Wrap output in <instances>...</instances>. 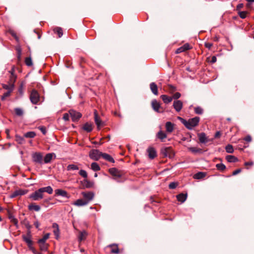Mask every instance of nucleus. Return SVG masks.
<instances>
[{
  "label": "nucleus",
  "mask_w": 254,
  "mask_h": 254,
  "mask_svg": "<svg viewBox=\"0 0 254 254\" xmlns=\"http://www.w3.org/2000/svg\"><path fill=\"white\" fill-rule=\"evenodd\" d=\"M178 119L188 129L190 130L197 126L200 121V118L198 117L190 119L188 121L180 117H178Z\"/></svg>",
  "instance_id": "obj_1"
},
{
  "label": "nucleus",
  "mask_w": 254,
  "mask_h": 254,
  "mask_svg": "<svg viewBox=\"0 0 254 254\" xmlns=\"http://www.w3.org/2000/svg\"><path fill=\"white\" fill-rule=\"evenodd\" d=\"M30 100L33 104H37L40 100L39 93L35 89H33L30 95Z\"/></svg>",
  "instance_id": "obj_2"
},
{
  "label": "nucleus",
  "mask_w": 254,
  "mask_h": 254,
  "mask_svg": "<svg viewBox=\"0 0 254 254\" xmlns=\"http://www.w3.org/2000/svg\"><path fill=\"white\" fill-rule=\"evenodd\" d=\"M102 152L97 149H92L89 153V157L95 161H98L101 158Z\"/></svg>",
  "instance_id": "obj_3"
},
{
  "label": "nucleus",
  "mask_w": 254,
  "mask_h": 254,
  "mask_svg": "<svg viewBox=\"0 0 254 254\" xmlns=\"http://www.w3.org/2000/svg\"><path fill=\"white\" fill-rule=\"evenodd\" d=\"M29 198L35 201H37L42 199L43 198V193L42 192L41 189L40 188L37 190L31 193Z\"/></svg>",
  "instance_id": "obj_4"
},
{
  "label": "nucleus",
  "mask_w": 254,
  "mask_h": 254,
  "mask_svg": "<svg viewBox=\"0 0 254 254\" xmlns=\"http://www.w3.org/2000/svg\"><path fill=\"white\" fill-rule=\"evenodd\" d=\"M32 158L33 161L35 163L40 164L43 163V157L42 153L41 152H35L33 153L32 154Z\"/></svg>",
  "instance_id": "obj_5"
},
{
  "label": "nucleus",
  "mask_w": 254,
  "mask_h": 254,
  "mask_svg": "<svg viewBox=\"0 0 254 254\" xmlns=\"http://www.w3.org/2000/svg\"><path fill=\"white\" fill-rule=\"evenodd\" d=\"M161 153L165 157L173 158L174 155V151L171 147H167L161 150Z\"/></svg>",
  "instance_id": "obj_6"
},
{
  "label": "nucleus",
  "mask_w": 254,
  "mask_h": 254,
  "mask_svg": "<svg viewBox=\"0 0 254 254\" xmlns=\"http://www.w3.org/2000/svg\"><path fill=\"white\" fill-rule=\"evenodd\" d=\"M109 172L114 177L115 180L120 179L123 175V173L115 168H110L109 170Z\"/></svg>",
  "instance_id": "obj_7"
},
{
  "label": "nucleus",
  "mask_w": 254,
  "mask_h": 254,
  "mask_svg": "<svg viewBox=\"0 0 254 254\" xmlns=\"http://www.w3.org/2000/svg\"><path fill=\"white\" fill-rule=\"evenodd\" d=\"M69 114L73 122L77 121L82 116L80 113L73 110H69Z\"/></svg>",
  "instance_id": "obj_8"
},
{
  "label": "nucleus",
  "mask_w": 254,
  "mask_h": 254,
  "mask_svg": "<svg viewBox=\"0 0 254 254\" xmlns=\"http://www.w3.org/2000/svg\"><path fill=\"white\" fill-rule=\"evenodd\" d=\"M82 195L84 198V200L87 202V204L91 201L94 196V193L92 191L82 192Z\"/></svg>",
  "instance_id": "obj_9"
},
{
  "label": "nucleus",
  "mask_w": 254,
  "mask_h": 254,
  "mask_svg": "<svg viewBox=\"0 0 254 254\" xmlns=\"http://www.w3.org/2000/svg\"><path fill=\"white\" fill-rule=\"evenodd\" d=\"M22 238L24 241H25L27 244L29 249H31L32 251L34 250L32 247L33 242L31 240V236L30 233H29L27 235H23Z\"/></svg>",
  "instance_id": "obj_10"
},
{
  "label": "nucleus",
  "mask_w": 254,
  "mask_h": 254,
  "mask_svg": "<svg viewBox=\"0 0 254 254\" xmlns=\"http://www.w3.org/2000/svg\"><path fill=\"white\" fill-rule=\"evenodd\" d=\"M107 248L110 249L111 254H118L121 253L117 244L109 245L107 247Z\"/></svg>",
  "instance_id": "obj_11"
},
{
  "label": "nucleus",
  "mask_w": 254,
  "mask_h": 254,
  "mask_svg": "<svg viewBox=\"0 0 254 254\" xmlns=\"http://www.w3.org/2000/svg\"><path fill=\"white\" fill-rule=\"evenodd\" d=\"M191 49L192 47L189 43H186L181 47L177 49L176 51V53L179 54L187 51L188 50H190Z\"/></svg>",
  "instance_id": "obj_12"
},
{
  "label": "nucleus",
  "mask_w": 254,
  "mask_h": 254,
  "mask_svg": "<svg viewBox=\"0 0 254 254\" xmlns=\"http://www.w3.org/2000/svg\"><path fill=\"white\" fill-rule=\"evenodd\" d=\"M94 114L95 124L97 125L98 128L100 129L101 127L104 126V123L98 116L97 111H95Z\"/></svg>",
  "instance_id": "obj_13"
},
{
  "label": "nucleus",
  "mask_w": 254,
  "mask_h": 254,
  "mask_svg": "<svg viewBox=\"0 0 254 254\" xmlns=\"http://www.w3.org/2000/svg\"><path fill=\"white\" fill-rule=\"evenodd\" d=\"M81 183L84 188H92L94 186V183L93 181H89L87 178L84 179Z\"/></svg>",
  "instance_id": "obj_14"
},
{
  "label": "nucleus",
  "mask_w": 254,
  "mask_h": 254,
  "mask_svg": "<svg viewBox=\"0 0 254 254\" xmlns=\"http://www.w3.org/2000/svg\"><path fill=\"white\" fill-rule=\"evenodd\" d=\"M173 106L175 110L177 112H179L183 108V104L181 100H175L174 101Z\"/></svg>",
  "instance_id": "obj_15"
},
{
  "label": "nucleus",
  "mask_w": 254,
  "mask_h": 254,
  "mask_svg": "<svg viewBox=\"0 0 254 254\" xmlns=\"http://www.w3.org/2000/svg\"><path fill=\"white\" fill-rule=\"evenodd\" d=\"M87 236L88 233L86 231H79L77 236L78 242L80 243L82 241H84L86 240Z\"/></svg>",
  "instance_id": "obj_16"
},
{
  "label": "nucleus",
  "mask_w": 254,
  "mask_h": 254,
  "mask_svg": "<svg viewBox=\"0 0 254 254\" xmlns=\"http://www.w3.org/2000/svg\"><path fill=\"white\" fill-rule=\"evenodd\" d=\"M200 143H206L209 141L206 136V134L204 132H201L197 134Z\"/></svg>",
  "instance_id": "obj_17"
},
{
  "label": "nucleus",
  "mask_w": 254,
  "mask_h": 254,
  "mask_svg": "<svg viewBox=\"0 0 254 254\" xmlns=\"http://www.w3.org/2000/svg\"><path fill=\"white\" fill-rule=\"evenodd\" d=\"M25 193V191L22 190H18L14 191L11 195V198H14L19 195H22Z\"/></svg>",
  "instance_id": "obj_18"
},
{
  "label": "nucleus",
  "mask_w": 254,
  "mask_h": 254,
  "mask_svg": "<svg viewBox=\"0 0 254 254\" xmlns=\"http://www.w3.org/2000/svg\"><path fill=\"white\" fill-rule=\"evenodd\" d=\"M176 197H177V199L178 201H179L182 203H183L187 199V194L183 193H180V194H178L176 196Z\"/></svg>",
  "instance_id": "obj_19"
},
{
  "label": "nucleus",
  "mask_w": 254,
  "mask_h": 254,
  "mask_svg": "<svg viewBox=\"0 0 254 254\" xmlns=\"http://www.w3.org/2000/svg\"><path fill=\"white\" fill-rule=\"evenodd\" d=\"M167 132L171 133L174 129V125L170 122H167L165 125Z\"/></svg>",
  "instance_id": "obj_20"
},
{
  "label": "nucleus",
  "mask_w": 254,
  "mask_h": 254,
  "mask_svg": "<svg viewBox=\"0 0 254 254\" xmlns=\"http://www.w3.org/2000/svg\"><path fill=\"white\" fill-rule=\"evenodd\" d=\"M156 136L161 141L163 142L164 139L167 137V134L165 132L160 130L156 134Z\"/></svg>",
  "instance_id": "obj_21"
},
{
  "label": "nucleus",
  "mask_w": 254,
  "mask_h": 254,
  "mask_svg": "<svg viewBox=\"0 0 254 254\" xmlns=\"http://www.w3.org/2000/svg\"><path fill=\"white\" fill-rule=\"evenodd\" d=\"M73 204L78 206H81L87 204V202L85 201L84 199H78L73 203Z\"/></svg>",
  "instance_id": "obj_22"
},
{
  "label": "nucleus",
  "mask_w": 254,
  "mask_h": 254,
  "mask_svg": "<svg viewBox=\"0 0 254 254\" xmlns=\"http://www.w3.org/2000/svg\"><path fill=\"white\" fill-rule=\"evenodd\" d=\"M150 88L152 92L156 95L158 94V87L157 85L154 82H151L150 84Z\"/></svg>",
  "instance_id": "obj_23"
},
{
  "label": "nucleus",
  "mask_w": 254,
  "mask_h": 254,
  "mask_svg": "<svg viewBox=\"0 0 254 254\" xmlns=\"http://www.w3.org/2000/svg\"><path fill=\"white\" fill-rule=\"evenodd\" d=\"M10 73V80L11 82L14 83L16 79V75L15 74V67L13 66L9 71Z\"/></svg>",
  "instance_id": "obj_24"
},
{
  "label": "nucleus",
  "mask_w": 254,
  "mask_h": 254,
  "mask_svg": "<svg viewBox=\"0 0 254 254\" xmlns=\"http://www.w3.org/2000/svg\"><path fill=\"white\" fill-rule=\"evenodd\" d=\"M160 98L165 104L170 103L173 100V98L172 97H169L166 95H161Z\"/></svg>",
  "instance_id": "obj_25"
},
{
  "label": "nucleus",
  "mask_w": 254,
  "mask_h": 254,
  "mask_svg": "<svg viewBox=\"0 0 254 254\" xmlns=\"http://www.w3.org/2000/svg\"><path fill=\"white\" fill-rule=\"evenodd\" d=\"M53 227L56 228L53 232L54 235H55V238L56 239H58L60 236V230L59 229L58 225L56 223H54L53 224Z\"/></svg>",
  "instance_id": "obj_26"
},
{
  "label": "nucleus",
  "mask_w": 254,
  "mask_h": 254,
  "mask_svg": "<svg viewBox=\"0 0 254 254\" xmlns=\"http://www.w3.org/2000/svg\"><path fill=\"white\" fill-rule=\"evenodd\" d=\"M151 105L154 110L156 112H159L160 105L156 100H154L152 101Z\"/></svg>",
  "instance_id": "obj_27"
},
{
  "label": "nucleus",
  "mask_w": 254,
  "mask_h": 254,
  "mask_svg": "<svg viewBox=\"0 0 254 254\" xmlns=\"http://www.w3.org/2000/svg\"><path fill=\"white\" fill-rule=\"evenodd\" d=\"M101 157L110 162L114 163L115 162L113 158L108 154L102 153Z\"/></svg>",
  "instance_id": "obj_28"
},
{
  "label": "nucleus",
  "mask_w": 254,
  "mask_h": 254,
  "mask_svg": "<svg viewBox=\"0 0 254 254\" xmlns=\"http://www.w3.org/2000/svg\"><path fill=\"white\" fill-rule=\"evenodd\" d=\"M147 151L150 158L153 159L156 156V152L153 148H149Z\"/></svg>",
  "instance_id": "obj_29"
},
{
  "label": "nucleus",
  "mask_w": 254,
  "mask_h": 254,
  "mask_svg": "<svg viewBox=\"0 0 254 254\" xmlns=\"http://www.w3.org/2000/svg\"><path fill=\"white\" fill-rule=\"evenodd\" d=\"M53 155H55L54 153L47 154L44 158V163H49L51 162V160L53 159Z\"/></svg>",
  "instance_id": "obj_30"
},
{
  "label": "nucleus",
  "mask_w": 254,
  "mask_h": 254,
  "mask_svg": "<svg viewBox=\"0 0 254 254\" xmlns=\"http://www.w3.org/2000/svg\"><path fill=\"white\" fill-rule=\"evenodd\" d=\"M83 129L88 132L91 131L93 129L92 125L90 123H86L83 126Z\"/></svg>",
  "instance_id": "obj_31"
},
{
  "label": "nucleus",
  "mask_w": 254,
  "mask_h": 254,
  "mask_svg": "<svg viewBox=\"0 0 254 254\" xmlns=\"http://www.w3.org/2000/svg\"><path fill=\"white\" fill-rule=\"evenodd\" d=\"M28 209L30 210H34L35 211H39L41 208L38 205H36L35 203H32L28 205Z\"/></svg>",
  "instance_id": "obj_32"
},
{
  "label": "nucleus",
  "mask_w": 254,
  "mask_h": 254,
  "mask_svg": "<svg viewBox=\"0 0 254 254\" xmlns=\"http://www.w3.org/2000/svg\"><path fill=\"white\" fill-rule=\"evenodd\" d=\"M40 189H41V190H42L43 193H44V192H46L48 193L51 194L53 192V190L52 188V187H50V186H48V187H43V188H41Z\"/></svg>",
  "instance_id": "obj_33"
},
{
  "label": "nucleus",
  "mask_w": 254,
  "mask_h": 254,
  "mask_svg": "<svg viewBox=\"0 0 254 254\" xmlns=\"http://www.w3.org/2000/svg\"><path fill=\"white\" fill-rule=\"evenodd\" d=\"M226 159L228 162H236L238 161V159L237 157L233 155H227L226 157Z\"/></svg>",
  "instance_id": "obj_34"
},
{
  "label": "nucleus",
  "mask_w": 254,
  "mask_h": 254,
  "mask_svg": "<svg viewBox=\"0 0 254 254\" xmlns=\"http://www.w3.org/2000/svg\"><path fill=\"white\" fill-rule=\"evenodd\" d=\"M40 249L42 251H47L48 249L49 245L46 243H38Z\"/></svg>",
  "instance_id": "obj_35"
},
{
  "label": "nucleus",
  "mask_w": 254,
  "mask_h": 254,
  "mask_svg": "<svg viewBox=\"0 0 254 254\" xmlns=\"http://www.w3.org/2000/svg\"><path fill=\"white\" fill-rule=\"evenodd\" d=\"M56 193L57 195H61L62 196L64 197H67V192L65 190H61V189H58L56 190Z\"/></svg>",
  "instance_id": "obj_36"
},
{
  "label": "nucleus",
  "mask_w": 254,
  "mask_h": 254,
  "mask_svg": "<svg viewBox=\"0 0 254 254\" xmlns=\"http://www.w3.org/2000/svg\"><path fill=\"white\" fill-rule=\"evenodd\" d=\"M54 32L58 35L59 38H61L63 36V30L61 27L55 28L54 29Z\"/></svg>",
  "instance_id": "obj_37"
},
{
  "label": "nucleus",
  "mask_w": 254,
  "mask_h": 254,
  "mask_svg": "<svg viewBox=\"0 0 254 254\" xmlns=\"http://www.w3.org/2000/svg\"><path fill=\"white\" fill-rule=\"evenodd\" d=\"M91 169L94 171H98L101 169L99 165L96 162L91 163Z\"/></svg>",
  "instance_id": "obj_38"
},
{
  "label": "nucleus",
  "mask_w": 254,
  "mask_h": 254,
  "mask_svg": "<svg viewBox=\"0 0 254 254\" xmlns=\"http://www.w3.org/2000/svg\"><path fill=\"white\" fill-rule=\"evenodd\" d=\"M15 140L18 144H22L25 142V139L24 137L18 135H15Z\"/></svg>",
  "instance_id": "obj_39"
},
{
  "label": "nucleus",
  "mask_w": 254,
  "mask_h": 254,
  "mask_svg": "<svg viewBox=\"0 0 254 254\" xmlns=\"http://www.w3.org/2000/svg\"><path fill=\"white\" fill-rule=\"evenodd\" d=\"M205 173L203 172H198L194 175L193 178L195 179H201L205 176Z\"/></svg>",
  "instance_id": "obj_40"
},
{
  "label": "nucleus",
  "mask_w": 254,
  "mask_h": 254,
  "mask_svg": "<svg viewBox=\"0 0 254 254\" xmlns=\"http://www.w3.org/2000/svg\"><path fill=\"white\" fill-rule=\"evenodd\" d=\"M78 169V167L75 164H69L67 166V171L77 170Z\"/></svg>",
  "instance_id": "obj_41"
},
{
  "label": "nucleus",
  "mask_w": 254,
  "mask_h": 254,
  "mask_svg": "<svg viewBox=\"0 0 254 254\" xmlns=\"http://www.w3.org/2000/svg\"><path fill=\"white\" fill-rule=\"evenodd\" d=\"M194 111L196 114L201 115L203 114V110L201 107L197 106L194 108Z\"/></svg>",
  "instance_id": "obj_42"
},
{
  "label": "nucleus",
  "mask_w": 254,
  "mask_h": 254,
  "mask_svg": "<svg viewBox=\"0 0 254 254\" xmlns=\"http://www.w3.org/2000/svg\"><path fill=\"white\" fill-rule=\"evenodd\" d=\"M36 133L34 131H29L24 134V137L26 138H34L36 136Z\"/></svg>",
  "instance_id": "obj_43"
},
{
  "label": "nucleus",
  "mask_w": 254,
  "mask_h": 254,
  "mask_svg": "<svg viewBox=\"0 0 254 254\" xmlns=\"http://www.w3.org/2000/svg\"><path fill=\"white\" fill-rule=\"evenodd\" d=\"M50 234L49 233L46 234L42 238L38 240V243H46V241L49 238Z\"/></svg>",
  "instance_id": "obj_44"
},
{
  "label": "nucleus",
  "mask_w": 254,
  "mask_h": 254,
  "mask_svg": "<svg viewBox=\"0 0 254 254\" xmlns=\"http://www.w3.org/2000/svg\"><path fill=\"white\" fill-rule=\"evenodd\" d=\"M12 92V88L10 87L9 91H7L4 93L1 97L2 100H4L6 97H9L10 95L11 92Z\"/></svg>",
  "instance_id": "obj_45"
},
{
  "label": "nucleus",
  "mask_w": 254,
  "mask_h": 254,
  "mask_svg": "<svg viewBox=\"0 0 254 254\" xmlns=\"http://www.w3.org/2000/svg\"><path fill=\"white\" fill-rule=\"evenodd\" d=\"M25 63L28 66H31L33 65V62L31 57H27L25 59Z\"/></svg>",
  "instance_id": "obj_46"
},
{
  "label": "nucleus",
  "mask_w": 254,
  "mask_h": 254,
  "mask_svg": "<svg viewBox=\"0 0 254 254\" xmlns=\"http://www.w3.org/2000/svg\"><path fill=\"white\" fill-rule=\"evenodd\" d=\"M79 175L82 177L84 178V179H87L88 177V174L87 172L84 170H80L79 171Z\"/></svg>",
  "instance_id": "obj_47"
},
{
  "label": "nucleus",
  "mask_w": 254,
  "mask_h": 254,
  "mask_svg": "<svg viewBox=\"0 0 254 254\" xmlns=\"http://www.w3.org/2000/svg\"><path fill=\"white\" fill-rule=\"evenodd\" d=\"M216 167L217 168V170L221 171H223L226 169L225 165L222 163L217 164L216 165Z\"/></svg>",
  "instance_id": "obj_48"
},
{
  "label": "nucleus",
  "mask_w": 254,
  "mask_h": 254,
  "mask_svg": "<svg viewBox=\"0 0 254 254\" xmlns=\"http://www.w3.org/2000/svg\"><path fill=\"white\" fill-rule=\"evenodd\" d=\"M226 151L229 153H232L234 152L233 147L231 144L227 145L225 147Z\"/></svg>",
  "instance_id": "obj_49"
},
{
  "label": "nucleus",
  "mask_w": 254,
  "mask_h": 254,
  "mask_svg": "<svg viewBox=\"0 0 254 254\" xmlns=\"http://www.w3.org/2000/svg\"><path fill=\"white\" fill-rule=\"evenodd\" d=\"M249 13L247 11H239L238 12L240 17L242 18H245Z\"/></svg>",
  "instance_id": "obj_50"
},
{
  "label": "nucleus",
  "mask_w": 254,
  "mask_h": 254,
  "mask_svg": "<svg viewBox=\"0 0 254 254\" xmlns=\"http://www.w3.org/2000/svg\"><path fill=\"white\" fill-rule=\"evenodd\" d=\"M168 91L170 93L172 94L177 90V88L175 86L169 84L168 85Z\"/></svg>",
  "instance_id": "obj_51"
},
{
  "label": "nucleus",
  "mask_w": 254,
  "mask_h": 254,
  "mask_svg": "<svg viewBox=\"0 0 254 254\" xmlns=\"http://www.w3.org/2000/svg\"><path fill=\"white\" fill-rule=\"evenodd\" d=\"M14 111H15L16 115L18 116H21L23 114V111L20 108H15L14 109Z\"/></svg>",
  "instance_id": "obj_52"
},
{
  "label": "nucleus",
  "mask_w": 254,
  "mask_h": 254,
  "mask_svg": "<svg viewBox=\"0 0 254 254\" xmlns=\"http://www.w3.org/2000/svg\"><path fill=\"white\" fill-rule=\"evenodd\" d=\"M17 52V59L19 61L21 60V49L20 47H17L16 49Z\"/></svg>",
  "instance_id": "obj_53"
},
{
  "label": "nucleus",
  "mask_w": 254,
  "mask_h": 254,
  "mask_svg": "<svg viewBox=\"0 0 254 254\" xmlns=\"http://www.w3.org/2000/svg\"><path fill=\"white\" fill-rule=\"evenodd\" d=\"M178 185V184L176 182H172L169 185V188L170 189H175Z\"/></svg>",
  "instance_id": "obj_54"
},
{
  "label": "nucleus",
  "mask_w": 254,
  "mask_h": 254,
  "mask_svg": "<svg viewBox=\"0 0 254 254\" xmlns=\"http://www.w3.org/2000/svg\"><path fill=\"white\" fill-rule=\"evenodd\" d=\"M14 83L12 82V84L10 85H3V87L7 90L8 91H9L10 87L12 88V91L13 90V87H14Z\"/></svg>",
  "instance_id": "obj_55"
},
{
  "label": "nucleus",
  "mask_w": 254,
  "mask_h": 254,
  "mask_svg": "<svg viewBox=\"0 0 254 254\" xmlns=\"http://www.w3.org/2000/svg\"><path fill=\"white\" fill-rule=\"evenodd\" d=\"M254 162L250 161L245 163V166L247 167V169H249V167H251L254 165Z\"/></svg>",
  "instance_id": "obj_56"
},
{
  "label": "nucleus",
  "mask_w": 254,
  "mask_h": 254,
  "mask_svg": "<svg viewBox=\"0 0 254 254\" xmlns=\"http://www.w3.org/2000/svg\"><path fill=\"white\" fill-rule=\"evenodd\" d=\"M189 150L193 153H197L200 151V149L196 147H190L189 148Z\"/></svg>",
  "instance_id": "obj_57"
},
{
  "label": "nucleus",
  "mask_w": 254,
  "mask_h": 254,
  "mask_svg": "<svg viewBox=\"0 0 254 254\" xmlns=\"http://www.w3.org/2000/svg\"><path fill=\"white\" fill-rule=\"evenodd\" d=\"M23 91H24V87H23V85L22 84H21L19 88H18V92L19 93V94L22 95H23Z\"/></svg>",
  "instance_id": "obj_58"
},
{
  "label": "nucleus",
  "mask_w": 254,
  "mask_h": 254,
  "mask_svg": "<svg viewBox=\"0 0 254 254\" xmlns=\"http://www.w3.org/2000/svg\"><path fill=\"white\" fill-rule=\"evenodd\" d=\"M181 96V95L179 92H176L173 95V97H172L174 99H178L180 98Z\"/></svg>",
  "instance_id": "obj_59"
},
{
  "label": "nucleus",
  "mask_w": 254,
  "mask_h": 254,
  "mask_svg": "<svg viewBox=\"0 0 254 254\" xmlns=\"http://www.w3.org/2000/svg\"><path fill=\"white\" fill-rule=\"evenodd\" d=\"M69 114H68V113H64L63 115V119L65 121H68L69 120Z\"/></svg>",
  "instance_id": "obj_60"
},
{
  "label": "nucleus",
  "mask_w": 254,
  "mask_h": 254,
  "mask_svg": "<svg viewBox=\"0 0 254 254\" xmlns=\"http://www.w3.org/2000/svg\"><path fill=\"white\" fill-rule=\"evenodd\" d=\"M244 140L248 142H250L252 141V137L250 135H248L244 138Z\"/></svg>",
  "instance_id": "obj_61"
},
{
  "label": "nucleus",
  "mask_w": 254,
  "mask_h": 254,
  "mask_svg": "<svg viewBox=\"0 0 254 254\" xmlns=\"http://www.w3.org/2000/svg\"><path fill=\"white\" fill-rule=\"evenodd\" d=\"M39 129L41 131V132L44 134H45L46 133V129L45 127L43 126L39 127Z\"/></svg>",
  "instance_id": "obj_62"
},
{
  "label": "nucleus",
  "mask_w": 254,
  "mask_h": 254,
  "mask_svg": "<svg viewBox=\"0 0 254 254\" xmlns=\"http://www.w3.org/2000/svg\"><path fill=\"white\" fill-rule=\"evenodd\" d=\"M241 171H242V170L241 169H237L233 172L232 175L235 176V175L238 174L239 173H240L241 172Z\"/></svg>",
  "instance_id": "obj_63"
},
{
  "label": "nucleus",
  "mask_w": 254,
  "mask_h": 254,
  "mask_svg": "<svg viewBox=\"0 0 254 254\" xmlns=\"http://www.w3.org/2000/svg\"><path fill=\"white\" fill-rule=\"evenodd\" d=\"M212 44L211 43H205L204 44V46L206 48H208V49H210L211 47L212 46Z\"/></svg>",
  "instance_id": "obj_64"
}]
</instances>
